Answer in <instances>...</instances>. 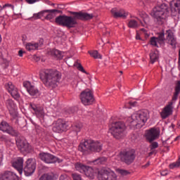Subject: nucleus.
Masks as SVG:
<instances>
[{
    "label": "nucleus",
    "instance_id": "obj_48",
    "mask_svg": "<svg viewBox=\"0 0 180 180\" xmlns=\"http://www.w3.org/2000/svg\"><path fill=\"white\" fill-rule=\"evenodd\" d=\"M160 174H161L162 176H165L168 175V171L164 170V171L161 172Z\"/></svg>",
    "mask_w": 180,
    "mask_h": 180
},
{
    "label": "nucleus",
    "instance_id": "obj_8",
    "mask_svg": "<svg viewBox=\"0 0 180 180\" xmlns=\"http://www.w3.org/2000/svg\"><path fill=\"white\" fill-rule=\"evenodd\" d=\"M168 13V6L165 4L158 6L153 9L151 15L155 19H157L159 25H162L167 19Z\"/></svg>",
    "mask_w": 180,
    "mask_h": 180
},
{
    "label": "nucleus",
    "instance_id": "obj_30",
    "mask_svg": "<svg viewBox=\"0 0 180 180\" xmlns=\"http://www.w3.org/2000/svg\"><path fill=\"white\" fill-rule=\"evenodd\" d=\"M84 174L90 179H94L95 178V170L89 166L86 168V171H84Z\"/></svg>",
    "mask_w": 180,
    "mask_h": 180
},
{
    "label": "nucleus",
    "instance_id": "obj_23",
    "mask_svg": "<svg viewBox=\"0 0 180 180\" xmlns=\"http://www.w3.org/2000/svg\"><path fill=\"white\" fill-rule=\"evenodd\" d=\"M30 106L32 110H34L37 117L43 119L44 117V109L43 107L37 106L36 104L30 103Z\"/></svg>",
    "mask_w": 180,
    "mask_h": 180
},
{
    "label": "nucleus",
    "instance_id": "obj_53",
    "mask_svg": "<svg viewBox=\"0 0 180 180\" xmlns=\"http://www.w3.org/2000/svg\"><path fill=\"white\" fill-rule=\"evenodd\" d=\"M136 40H140V35L139 34V33L136 34Z\"/></svg>",
    "mask_w": 180,
    "mask_h": 180
},
{
    "label": "nucleus",
    "instance_id": "obj_27",
    "mask_svg": "<svg viewBox=\"0 0 180 180\" xmlns=\"http://www.w3.org/2000/svg\"><path fill=\"white\" fill-rule=\"evenodd\" d=\"M46 12H60V11L58 9L42 11L38 13H34L33 15L34 19H41V18L44 17V13H46Z\"/></svg>",
    "mask_w": 180,
    "mask_h": 180
},
{
    "label": "nucleus",
    "instance_id": "obj_14",
    "mask_svg": "<svg viewBox=\"0 0 180 180\" xmlns=\"http://www.w3.org/2000/svg\"><path fill=\"white\" fill-rule=\"evenodd\" d=\"M22 171L26 176H30L36 171V161L33 158L27 159Z\"/></svg>",
    "mask_w": 180,
    "mask_h": 180
},
{
    "label": "nucleus",
    "instance_id": "obj_11",
    "mask_svg": "<svg viewBox=\"0 0 180 180\" xmlns=\"http://www.w3.org/2000/svg\"><path fill=\"white\" fill-rule=\"evenodd\" d=\"M97 179L98 180H117L115 172L107 169H101L98 172Z\"/></svg>",
    "mask_w": 180,
    "mask_h": 180
},
{
    "label": "nucleus",
    "instance_id": "obj_18",
    "mask_svg": "<svg viewBox=\"0 0 180 180\" xmlns=\"http://www.w3.org/2000/svg\"><path fill=\"white\" fill-rule=\"evenodd\" d=\"M160 137V131L155 128H151L146 134V139L149 143H153L154 140H157V138Z\"/></svg>",
    "mask_w": 180,
    "mask_h": 180
},
{
    "label": "nucleus",
    "instance_id": "obj_61",
    "mask_svg": "<svg viewBox=\"0 0 180 180\" xmlns=\"http://www.w3.org/2000/svg\"><path fill=\"white\" fill-rule=\"evenodd\" d=\"M120 74H123V71H120Z\"/></svg>",
    "mask_w": 180,
    "mask_h": 180
},
{
    "label": "nucleus",
    "instance_id": "obj_45",
    "mask_svg": "<svg viewBox=\"0 0 180 180\" xmlns=\"http://www.w3.org/2000/svg\"><path fill=\"white\" fill-rule=\"evenodd\" d=\"M163 146H165V147L168 145V144H172V141H171L170 139H167L166 141H164L162 142Z\"/></svg>",
    "mask_w": 180,
    "mask_h": 180
},
{
    "label": "nucleus",
    "instance_id": "obj_38",
    "mask_svg": "<svg viewBox=\"0 0 180 180\" xmlns=\"http://www.w3.org/2000/svg\"><path fill=\"white\" fill-rule=\"evenodd\" d=\"M39 180H53V176L49 174H43Z\"/></svg>",
    "mask_w": 180,
    "mask_h": 180
},
{
    "label": "nucleus",
    "instance_id": "obj_16",
    "mask_svg": "<svg viewBox=\"0 0 180 180\" xmlns=\"http://www.w3.org/2000/svg\"><path fill=\"white\" fill-rule=\"evenodd\" d=\"M39 157L41 161H44V162H46V164H55V162H61V160L58 158L49 153H40L39 154Z\"/></svg>",
    "mask_w": 180,
    "mask_h": 180
},
{
    "label": "nucleus",
    "instance_id": "obj_10",
    "mask_svg": "<svg viewBox=\"0 0 180 180\" xmlns=\"http://www.w3.org/2000/svg\"><path fill=\"white\" fill-rule=\"evenodd\" d=\"M79 98L84 106H89V105H92L95 102L94 93L89 89L82 91L79 95Z\"/></svg>",
    "mask_w": 180,
    "mask_h": 180
},
{
    "label": "nucleus",
    "instance_id": "obj_58",
    "mask_svg": "<svg viewBox=\"0 0 180 180\" xmlns=\"http://www.w3.org/2000/svg\"><path fill=\"white\" fill-rule=\"evenodd\" d=\"M141 32H146V29L144 28L141 29Z\"/></svg>",
    "mask_w": 180,
    "mask_h": 180
},
{
    "label": "nucleus",
    "instance_id": "obj_41",
    "mask_svg": "<svg viewBox=\"0 0 180 180\" xmlns=\"http://www.w3.org/2000/svg\"><path fill=\"white\" fill-rule=\"evenodd\" d=\"M143 20L144 23H148L150 22V17L146 13L143 14Z\"/></svg>",
    "mask_w": 180,
    "mask_h": 180
},
{
    "label": "nucleus",
    "instance_id": "obj_55",
    "mask_svg": "<svg viewBox=\"0 0 180 180\" xmlns=\"http://www.w3.org/2000/svg\"><path fill=\"white\" fill-rule=\"evenodd\" d=\"M178 64H179V65H180V49H179V61H178Z\"/></svg>",
    "mask_w": 180,
    "mask_h": 180
},
{
    "label": "nucleus",
    "instance_id": "obj_17",
    "mask_svg": "<svg viewBox=\"0 0 180 180\" xmlns=\"http://www.w3.org/2000/svg\"><path fill=\"white\" fill-rule=\"evenodd\" d=\"M23 86H25V88H26L28 94L31 96L37 98V96H39L40 95L39 93V89H37V88H36L34 86L32 85V83H30V82H24Z\"/></svg>",
    "mask_w": 180,
    "mask_h": 180
},
{
    "label": "nucleus",
    "instance_id": "obj_50",
    "mask_svg": "<svg viewBox=\"0 0 180 180\" xmlns=\"http://www.w3.org/2000/svg\"><path fill=\"white\" fill-rule=\"evenodd\" d=\"M33 58H34V61H37V62L40 61V57H38L36 55H34Z\"/></svg>",
    "mask_w": 180,
    "mask_h": 180
},
{
    "label": "nucleus",
    "instance_id": "obj_35",
    "mask_svg": "<svg viewBox=\"0 0 180 180\" xmlns=\"http://www.w3.org/2000/svg\"><path fill=\"white\" fill-rule=\"evenodd\" d=\"M89 54H90V56L91 57H93V58H100L102 59V55H101L98 51H89Z\"/></svg>",
    "mask_w": 180,
    "mask_h": 180
},
{
    "label": "nucleus",
    "instance_id": "obj_28",
    "mask_svg": "<svg viewBox=\"0 0 180 180\" xmlns=\"http://www.w3.org/2000/svg\"><path fill=\"white\" fill-rule=\"evenodd\" d=\"M158 58H160L158 51H151L150 53V63L154 64V63L158 61Z\"/></svg>",
    "mask_w": 180,
    "mask_h": 180
},
{
    "label": "nucleus",
    "instance_id": "obj_44",
    "mask_svg": "<svg viewBox=\"0 0 180 180\" xmlns=\"http://www.w3.org/2000/svg\"><path fill=\"white\" fill-rule=\"evenodd\" d=\"M155 148H158V142H153L150 145V150H154Z\"/></svg>",
    "mask_w": 180,
    "mask_h": 180
},
{
    "label": "nucleus",
    "instance_id": "obj_51",
    "mask_svg": "<svg viewBox=\"0 0 180 180\" xmlns=\"http://www.w3.org/2000/svg\"><path fill=\"white\" fill-rule=\"evenodd\" d=\"M8 6H12L11 4H6L4 6H3V7L1 8V11H2L3 9H5V8L8 7Z\"/></svg>",
    "mask_w": 180,
    "mask_h": 180
},
{
    "label": "nucleus",
    "instance_id": "obj_57",
    "mask_svg": "<svg viewBox=\"0 0 180 180\" xmlns=\"http://www.w3.org/2000/svg\"><path fill=\"white\" fill-rule=\"evenodd\" d=\"M154 154V152L153 151H151L149 153V155H153Z\"/></svg>",
    "mask_w": 180,
    "mask_h": 180
},
{
    "label": "nucleus",
    "instance_id": "obj_46",
    "mask_svg": "<svg viewBox=\"0 0 180 180\" xmlns=\"http://www.w3.org/2000/svg\"><path fill=\"white\" fill-rule=\"evenodd\" d=\"M59 180H71V178L67 175H61Z\"/></svg>",
    "mask_w": 180,
    "mask_h": 180
},
{
    "label": "nucleus",
    "instance_id": "obj_19",
    "mask_svg": "<svg viewBox=\"0 0 180 180\" xmlns=\"http://www.w3.org/2000/svg\"><path fill=\"white\" fill-rule=\"evenodd\" d=\"M0 180H19V176L12 171L6 170L0 173Z\"/></svg>",
    "mask_w": 180,
    "mask_h": 180
},
{
    "label": "nucleus",
    "instance_id": "obj_62",
    "mask_svg": "<svg viewBox=\"0 0 180 180\" xmlns=\"http://www.w3.org/2000/svg\"><path fill=\"white\" fill-rule=\"evenodd\" d=\"M179 126H180V121L178 122Z\"/></svg>",
    "mask_w": 180,
    "mask_h": 180
},
{
    "label": "nucleus",
    "instance_id": "obj_60",
    "mask_svg": "<svg viewBox=\"0 0 180 180\" xmlns=\"http://www.w3.org/2000/svg\"><path fill=\"white\" fill-rule=\"evenodd\" d=\"M1 41H2V37H1V35H0V43Z\"/></svg>",
    "mask_w": 180,
    "mask_h": 180
},
{
    "label": "nucleus",
    "instance_id": "obj_43",
    "mask_svg": "<svg viewBox=\"0 0 180 180\" xmlns=\"http://www.w3.org/2000/svg\"><path fill=\"white\" fill-rule=\"evenodd\" d=\"M77 70H79V71H81L82 72H84V74H86V71H85V69H84V67H82V65H81V63L78 65Z\"/></svg>",
    "mask_w": 180,
    "mask_h": 180
},
{
    "label": "nucleus",
    "instance_id": "obj_36",
    "mask_svg": "<svg viewBox=\"0 0 180 180\" xmlns=\"http://www.w3.org/2000/svg\"><path fill=\"white\" fill-rule=\"evenodd\" d=\"M118 173H120L122 176H127V175L131 174V172L127 169H118Z\"/></svg>",
    "mask_w": 180,
    "mask_h": 180
},
{
    "label": "nucleus",
    "instance_id": "obj_59",
    "mask_svg": "<svg viewBox=\"0 0 180 180\" xmlns=\"http://www.w3.org/2000/svg\"><path fill=\"white\" fill-rule=\"evenodd\" d=\"M177 162L179 163V167H180V158L179 159V161Z\"/></svg>",
    "mask_w": 180,
    "mask_h": 180
},
{
    "label": "nucleus",
    "instance_id": "obj_47",
    "mask_svg": "<svg viewBox=\"0 0 180 180\" xmlns=\"http://www.w3.org/2000/svg\"><path fill=\"white\" fill-rule=\"evenodd\" d=\"M23 54H26V51H22V50H20L18 51V56L19 57H23Z\"/></svg>",
    "mask_w": 180,
    "mask_h": 180
},
{
    "label": "nucleus",
    "instance_id": "obj_13",
    "mask_svg": "<svg viewBox=\"0 0 180 180\" xmlns=\"http://www.w3.org/2000/svg\"><path fill=\"white\" fill-rule=\"evenodd\" d=\"M68 127V125L65 120L58 119L53 122L52 130L54 133H64V131H67Z\"/></svg>",
    "mask_w": 180,
    "mask_h": 180
},
{
    "label": "nucleus",
    "instance_id": "obj_12",
    "mask_svg": "<svg viewBox=\"0 0 180 180\" xmlns=\"http://www.w3.org/2000/svg\"><path fill=\"white\" fill-rule=\"evenodd\" d=\"M16 146L20 153L22 154H26L27 153H31L32 146L27 143L23 138L18 137L15 140Z\"/></svg>",
    "mask_w": 180,
    "mask_h": 180
},
{
    "label": "nucleus",
    "instance_id": "obj_33",
    "mask_svg": "<svg viewBox=\"0 0 180 180\" xmlns=\"http://www.w3.org/2000/svg\"><path fill=\"white\" fill-rule=\"evenodd\" d=\"M140 26V24L136 20H130L128 22V27L130 29H137Z\"/></svg>",
    "mask_w": 180,
    "mask_h": 180
},
{
    "label": "nucleus",
    "instance_id": "obj_32",
    "mask_svg": "<svg viewBox=\"0 0 180 180\" xmlns=\"http://www.w3.org/2000/svg\"><path fill=\"white\" fill-rule=\"evenodd\" d=\"M46 13L49 14L44 17V19L46 20H51V19H54V18H56V13H63V11L58 10V11L46 12Z\"/></svg>",
    "mask_w": 180,
    "mask_h": 180
},
{
    "label": "nucleus",
    "instance_id": "obj_56",
    "mask_svg": "<svg viewBox=\"0 0 180 180\" xmlns=\"http://www.w3.org/2000/svg\"><path fill=\"white\" fill-rule=\"evenodd\" d=\"M149 166H150V162H148L147 164H146L144 167H147Z\"/></svg>",
    "mask_w": 180,
    "mask_h": 180
},
{
    "label": "nucleus",
    "instance_id": "obj_1",
    "mask_svg": "<svg viewBox=\"0 0 180 180\" xmlns=\"http://www.w3.org/2000/svg\"><path fill=\"white\" fill-rule=\"evenodd\" d=\"M70 14L73 15V16L66 15H58L55 19V23L58 26L73 29L78 25V20H91V19L94 18V14H89L88 13L70 11Z\"/></svg>",
    "mask_w": 180,
    "mask_h": 180
},
{
    "label": "nucleus",
    "instance_id": "obj_49",
    "mask_svg": "<svg viewBox=\"0 0 180 180\" xmlns=\"http://www.w3.org/2000/svg\"><path fill=\"white\" fill-rule=\"evenodd\" d=\"M37 1L39 0H26L27 4H34L35 2H37Z\"/></svg>",
    "mask_w": 180,
    "mask_h": 180
},
{
    "label": "nucleus",
    "instance_id": "obj_3",
    "mask_svg": "<svg viewBox=\"0 0 180 180\" xmlns=\"http://www.w3.org/2000/svg\"><path fill=\"white\" fill-rule=\"evenodd\" d=\"M165 41L167 44L172 46V49H176V37H175L174 32L171 30H167L165 32H159L158 34V37H152L150 40V45L154 46L155 47H158V44L157 43H159V44H164Z\"/></svg>",
    "mask_w": 180,
    "mask_h": 180
},
{
    "label": "nucleus",
    "instance_id": "obj_42",
    "mask_svg": "<svg viewBox=\"0 0 180 180\" xmlns=\"http://www.w3.org/2000/svg\"><path fill=\"white\" fill-rule=\"evenodd\" d=\"M178 167H179V164L178 163V162H176L169 165V168L171 169H174V168H178Z\"/></svg>",
    "mask_w": 180,
    "mask_h": 180
},
{
    "label": "nucleus",
    "instance_id": "obj_20",
    "mask_svg": "<svg viewBox=\"0 0 180 180\" xmlns=\"http://www.w3.org/2000/svg\"><path fill=\"white\" fill-rule=\"evenodd\" d=\"M6 88L9 92V94H11L13 98H14L16 100L20 98V94L18 91V88H16V86H15V85H13L12 82H10L7 84H6Z\"/></svg>",
    "mask_w": 180,
    "mask_h": 180
},
{
    "label": "nucleus",
    "instance_id": "obj_2",
    "mask_svg": "<svg viewBox=\"0 0 180 180\" xmlns=\"http://www.w3.org/2000/svg\"><path fill=\"white\" fill-rule=\"evenodd\" d=\"M40 79L49 89L57 88V84L61 79V73L57 70H46L40 73Z\"/></svg>",
    "mask_w": 180,
    "mask_h": 180
},
{
    "label": "nucleus",
    "instance_id": "obj_26",
    "mask_svg": "<svg viewBox=\"0 0 180 180\" xmlns=\"http://www.w3.org/2000/svg\"><path fill=\"white\" fill-rule=\"evenodd\" d=\"M49 56L53 57V58H56L57 60H63V52L60 51L57 49H52L49 51Z\"/></svg>",
    "mask_w": 180,
    "mask_h": 180
},
{
    "label": "nucleus",
    "instance_id": "obj_52",
    "mask_svg": "<svg viewBox=\"0 0 180 180\" xmlns=\"http://www.w3.org/2000/svg\"><path fill=\"white\" fill-rule=\"evenodd\" d=\"M129 103V105H131V106H136V105L137 104V102H136V101H134V102L130 101Z\"/></svg>",
    "mask_w": 180,
    "mask_h": 180
},
{
    "label": "nucleus",
    "instance_id": "obj_40",
    "mask_svg": "<svg viewBox=\"0 0 180 180\" xmlns=\"http://www.w3.org/2000/svg\"><path fill=\"white\" fill-rule=\"evenodd\" d=\"M0 140L1 141H4V143H11V139L9 137L6 136V135H3L0 137Z\"/></svg>",
    "mask_w": 180,
    "mask_h": 180
},
{
    "label": "nucleus",
    "instance_id": "obj_24",
    "mask_svg": "<svg viewBox=\"0 0 180 180\" xmlns=\"http://www.w3.org/2000/svg\"><path fill=\"white\" fill-rule=\"evenodd\" d=\"M111 15L115 19H117L119 18H122V19H126V18H127V15H129V13H126V11L124 10L117 11V9H116V8H112L111 10Z\"/></svg>",
    "mask_w": 180,
    "mask_h": 180
},
{
    "label": "nucleus",
    "instance_id": "obj_64",
    "mask_svg": "<svg viewBox=\"0 0 180 180\" xmlns=\"http://www.w3.org/2000/svg\"><path fill=\"white\" fill-rule=\"evenodd\" d=\"M51 5H52L53 6H54V4H52Z\"/></svg>",
    "mask_w": 180,
    "mask_h": 180
},
{
    "label": "nucleus",
    "instance_id": "obj_4",
    "mask_svg": "<svg viewBox=\"0 0 180 180\" xmlns=\"http://www.w3.org/2000/svg\"><path fill=\"white\" fill-rule=\"evenodd\" d=\"M148 120V112L147 110H140L129 117L127 122L132 129H141Z\"/></svg>",
    "mask_w": 180,
    "mask_h": 180
},
{
    "label": "nucleus",
    "instance_id": "obj_34",
    "mask_svg": "<svg viewBox=\"0 0 180 180\" xmlns=\"http://www.w3.org/2000/svg\"><path fill=\"white\" fill-rule=\"evenodd\" d=\"M106 162V158H98L93 161L94 165H102Z\"/></svg>",
    "mask_w": 180,
    "mask_h": 180
},
{
    "label": "nucleus",
    "instance_id": "obj_25",
    "mask_svg": "<svg viewBox=\"0 0 180 180\" xmlns=\"http://www.w3.org/2000/svg\"><path fill=\"white\" fill-rule=\"evenodd\" d=\"M23 158H18L15 162H13V167L19 174H22L23 172Z\"/></svg>",
    "mask_w": 180,
    "mask_h": 180
},
{
    "label": "nucleus",
    "instance_id": "obj_37",
    "mask_svg": "<svg viewBox=\"0 0 180 180\" xmlns=\"http://www.w3.org/2000/svg\"><path fill=\"white\" fill-rule=\"evenodd\" d=\"M6 105L8 108V109H13L15 108V103H13V101L12 99H8L6 101Z\"/></svg>",
    "mask_w": 180,
    "mask_h": 180
},
{
    "label": "nucleus",
    "instance_id": "obj_31",
    "mask_svg": "<svg viewBox=\"0 0 180 180\" xmlns=\"http://www.w3.org/2000/svg\"><path fill=\"white\" fill-rule=\"evenodd\" d=\"M25 49L28 51H32L33 50H37L39 49V44L38 43H32L29 42L25 44Z\"/></svg>",
    "mask_w": 180,
    "mask_h": 180
},
{
    "label": "nucleus",
    "instance_id": "obj_29",
    "mask_svg": "<svg viewBox=\"0 0 180 180\" xmlns=\"http://www.w3.org/2000/svg\"><path fill=\"white\" fill-rule=\"evenodd\" d=\"M88 167H89L88 165H85L81 162H77L75 165V169L77 171H79V172H81V174H84L86 169L88 168Z\"/></svg>",
    "mask_w": 180,
    "mask_h": 180
},
{
    "label": "nucleus",
    "instance_id": "obj_39",
    "mask_svg": "<svg viewBox=\"0 0 180 180\" xmlns=\"http://www.w3.org/2000/svg\"><path fill=\"white\" fill-rule=\"evenodd\" d=\"M82 128V124H77L74 125L73 130H75V131H76V133H78V132L81 131Z\"/></svg>",
    "mask_w": 180,
    "mask_h": 180
},
{
    "label": "nucleus",
    "instance_id": "obj_21",
    "mask_svg": "<svg viewBox=\"0 0 180 180\" xmlns=\"http://www.w3.org/2000/svg\"><path fill=\"white\" fill-rule=\"evenodd\" d=\"M6 88L9 92V94H11L13 98H14L16 100L20 98V94L18 91V88H16V86H15V85H13L12 82H10L7 84H6Z\"/></svg>",
    "mask_w": 180,
    "mask_h": 180
},
{
    "label": "nucleus",
    "instance_id": "obj_54",
    "mask_svg": "<svg viewBox=\"0 0 180 180\" xmlns=\"http://www.w3.org/2000/svg\"><path fill=\"white\" fill-rule=\"evenodd\" d=\"M4 64L6 65V67H8V65H9V62H8V60H5Z\"/></svg>",
    "mask_w": 180,
    "mask_h": 180
},
{
    "label": "nucleus",
    "instance_id": "obj_9",
    "mask_svg": "<svg viewBox=\"0 0 180 180\" xmlns=\"http://www.w3.org/2000/svg\"><path fill=\"white\" fill-rule=\"evenodd\" d=\"M120 158L122 162L126 165H131L136 160V150L134 149H125L120 153Z\"/></svg>",
    "mask_w": 180,
    "mask_h": 180
},
{
    "label": "nucleus",
    "instance_id": "obj_63",
    "mask_svg": "<svg viewBox=\"0 0 180 180\" xmlns=\"http://www.w3.org/2000/svg\"><path fill=\"white\" fill-rule=\"evenodd\" d=\"M178 139V137H176V139H175V140L176 141Z\"/></svg>",
    "mask_w": 180,
    "mask_h": 180
},
{
    "label": "nucleus",
    "instance_id": "obj_15",
    "mask_svg": "<svg viewBox=\"0 0 180 180\" xmlns=\"http://www.w3.org/2000/svg\"><path fill=\"white\" fill-rule=\"evenodd\" d=\"M0 130L4 133H7L13 137H18L19 136V131L13 129L8 122L3 121L0 123Z\"/></svg>",
    "mask_w": 180,
    "mask_h": 180
},
{
    "label": "nucleus",
    "instance_id": "obj_22",
    "mask_svg": "<svg viewBox=\"0 0 180 180\" xmlns=\"http://www.w3.org/2000/svg\"><path fill=\"white\" fill-rule=\"evenodd\" d=\"M180 15V0H174L173 6L171 8V15L173 18H179Z\"/></svg>",
    "mask_w": 180,
    "mask_h": 180
},
{
    "label": "nucleus",
    "instance_id": "obj_6",
    "mask_svg": "<svg viewBox=\"0 0 180 180\" xmlns=\"http://www.w3.org/2000/svg\"><path fill=\"white\" fill-rule=\"evenodd\" d=\"M180 94V80L176 82L175 87H174V93L172 96V101H169L165 107L162 109L160 112V116L162 119H167V117H169L171 115H172V112H174V103H175V101L178 99V96Z\"/></svg>",
    "mask_w": 180,
    "mask_h": 180
},
{
    "label": "nucleus",
    "instance_id": "obj_5",
    "mask_svg": "<svg viewBox=\"0 0 180 180\" xmlns=\"http://www.w3.org/2000/svg\"><path fill=\"white\" fill-rule=\"evenodd\" d=\"M78 150L85 155H88L89 153H101L102 151V143L98 141L86 139L84 142L80 143Z\"/></svg>",
    "mask_w": 180,
    "mask_h": 180
},
{
    "label": "nucleus",
    "instance_id": "obj_7",
    "mask_svg": "<svg viewBox=\"0 0 180 180\" xmlns=\"http://www.w3.org/2000/svg\"><path fill=\"white\" fill-rule=\"evenodd\" d=\"M127 127L126 124L122 121L113 122L111 124V127L109 129L110 134L116 139V140H120L124 137V132L126 131Z\"/></svg>",
    "mask_w": 180,
    "mask_h": 180
}]
</instances>
